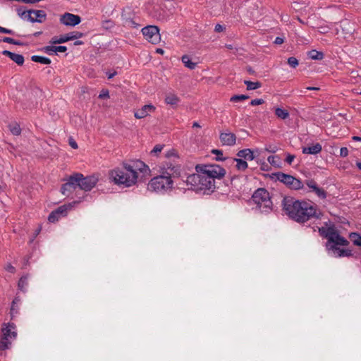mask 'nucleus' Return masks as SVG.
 Returning <instances> with one entry per match:
<instances>
[{
	"instance_id": "1",
	"label": "nucleus",
	"mask_w": 361,
	"mask_h": 361,
	"mask_svg": "<svg viewBox=\"0 0 361 361\" xmlns=\"http://www.w3.org/2000/svg\"><path fill=\"white\" fill-rule=\"evenodd\" d=\"M165 156L168 159L177 158L174 150L169 151ZM154 170L157 171V175L149 181L147 190L162 195L173 188V179L180 175V166L174 159L161 163Z\"/></svg>"
},
{
	"instance_id": "2",
	"label": "nucleus",
	"mask_w": 361,
	"mask_h": 361,
	"mask_svg": "<svg viewBox=\"0 0 361 361\" xmlns=\"http://www.w3.org/2000/svg\"><path fill=\"white\" fill-rule=\"evenodd\" d=\"M148 171L149 167L143 161L131 160L111 170L109 178L115 184L128 188L137 183L140 173H146Z\"/></svg>"
},
{
	"instance_id": "3",
	"label": "nucleus",
	"mask_w": 361,
	"mask_h": 361,
	"mask_svg": "<svg viewBox=\"0 0 361 361\" xmlns=\"http://www.w3.org/2000/svg\"><path fill=\"white\" fill-rule=\"evenodd\" d=\"M283 205L286 214L299 223H305L314 218L319 219L321 215V212L312 204L290 197H284Z\"/></svg>"
},
{
	"instance_id": "4",
	"label": "nucleus",
	"mask_w": 361,
	"mask_h": 361,
	"mask_svg": "<svg viewBox=\"0 0 361 361\" xmlns=\"http://www.w3.org/2000/svg\"><path fill=\"white\" fill-rule=\"evenodd\" d=\"M319 232L328 240L326 248L332 252L334 257L351 255L350 250L340 249L336 247V245H348V241L339 235L334 226L319 228Z\"/></svg>"
},
{
	"instance_id": "5",
	"label": "nucleus",
	"mask_w": 361,
	"mask_h": 361,
	"mask_svg": "<svg viewBox=\"0 0 361 361\" xmlns=\"http://www.w3.org/2000/svg\"><path fill=\"white\" fill-rule=\"evenodd\" d=\"M197 172L187 177V184L194 190H213L215 188L214 180L204 174V171Z\"/></svg>"
},
{
	"instance_id": "6",
	"label": "nucleus",
	"mask_w": 361,
	"mask_h": 361,
	"mask_svg": "<svg viewBox=\"0 0 361 361\" xmlns=\"http://www.w3.org/2000/svg\"><path fill=\"white\" fill-rule=\"evenodd\" d=\"M1 331L0 356L4 355L5 350L11 348L12 341H14L17 336L16 325L14 324H4Z\"/></svg>"
},
{
	"instance_id": "7",
	"label": "nucleus",
	"mask_w": 361,
	"mask_h": 361,
	"mask_svg": "<svg viewBox=\"0 0 361 361\" xmlns=\"http://www.w3.org/2000/svg\"><path fill=\"white\" fill-rule=\"evenodd\" d=\"M196 171H204V174L213 179L214 183L215 179H221L226 174L225 169L217 164L197 165Z\"/></svg>"
},
{
	"instance_id": "8",
	"label": "nucleus",
	"mask_w": 361,
	"mask_h": 361,
	"mask_svg": "<svg viewBox=\"0 0 361 361\" xmlns=\"http://www.w3.org/2000/svg\"><path fill=\"white\" fill-rule=\"evenodd\" d=\"M73 177L77 180L75 183L76 188L79 187L85 191L91 190L98 181V178L94 176L84 177L81 173H75Z\"/></svg>"
},
{
	"instance_id": "9",
	"label": "nucleus",
	"mask_w": 361,
	"mask_h": 361,
	"mask_svg": "<svg viewBox=\"0 0 361 361\" xmlns=\"http://www.w3.org/2000/svg\"><path fill=\"white\" fill-rule=\"evenodd\" d=\"M252 200L260 209H270L271 205L269 192L263 188H259L254 192Z\"/></svg>"
},
{
	"instance_id": "10",
	"label": "nucleus",
	"mask_w": 361,
	"mask_h": 361,
	"mask_svg": "<svg viewBox=\"0 0 361 361\" xmlns=\"http://www.w3.org/2000/svg\"><path fill=\"white\" fill-rule=\"evenodd\" d=\"M276 176L278 180L289 186L291 189L299 190L303 188L302 182L290 175L279 172Z\"/></svg>"
},
{
	"instance_id": "11",
	"label": "nucleus",
	"mask_w": 361,
	"mask_h": 361,
	"mask_svg": "<svg viewBox=\"0 0 361 361\" xmlns=\"http://www.w3.org/2000/svg\"><path fill=\"white\" fill-rule=\"evenodd\" d=\"M142 33L149 42L156 44L159 42L161 36L158 27L155 25H147L142 29Z\"/></svg>"
},
{
	"instance_id": "12",
	"label": "nucleus",
	"mask_w": 361,
	"mask_h": 361,
	"mask_svg": "<svg viewBox=\"0 0 361 361\" xmlns=\"http://www.w3.org/2000/svg\"><path fill=\"white\" fill-rule=\"evenodd\" d=\"M18 15L31 22L42 23L46 18V13L42 10H30L22 13L18 11Z\"/></svg>"
},
{
	"instance_id": "13",
	"label": "nucleus",
	"mask_w": 361,
	"mask_h": 361,
	"mask_svg": "<svg viewBox=\"0 0 361 361\" xmlns=\"http://www.w3.org/2000/svg\"><path fill=\"white\" fill-rule=\"evenodd\" d=\"M60 21L62 24L68 26H75L81 22V18L78 15L66 13L61 16Z\"/></svg>"
},
{
	"instance_id": "14",
	"label": "nucleus",
	"mask_w": 361,
	"mask_h": 361,
	"mask_svg": "<svg viewBox=\"0 0 361 361\" xmlns=\"http://www.w3.org/2000/svg\"><path fill=\"white\" fill-rule=\"evenodd\" d=\"M156 111V107L149 104L142 106L134 112V116L137 119L144 118Z\"/></svg>"
},
{
	"instance_id": "15",
	"label": "nucleus",
	"mask_w": 361,
	"mask_h": 361,
	"mask_svg": "<svg viewBox=\"0 0 361 361\" xmlns=\"http://www.w3.org/2000/svg\"><path fill=\"white\" fill-rule=\"evenodd\" d=\"M220 140L224 145L233 146L235 144L236 137L235 134L226 132L221 133L219 136Z\"/></svg>"
},
{
	"instance_id": "16",
	"label": "nucleus",
	"mask_w": 361,
	"mask_h": 361,
	"mask_svg": "<svg viewBox=\"0 0 361 361\" xmlns=\"http://www.w3.org/2000/svg\"><path fill=\"white\" fill-rule=\"evenodd\" d=\"M77 180L73 177V175L70 176L68 179V182L63 184L61 188L63 195H68V192H71L72 190L76 188L75 183Z\"/></svg>"
},
{
	"instance_id": "17",
	"label": "nucleus",
	"mask_w": 361,
	"mask_h": 361,
	"mask_svg": "<svg viewBox=\"0 0 361 361\" xmlns=\"http://www.w3.org/2000/svg\"><path fill=\"white\" fill-rule=\"evenodd\" d=\"M2 54L8 56L12 61L16 62L18 65H23L24 63V57L21 54H15L7 50L3 51Z\"/></svg>"
},
{
	"instance_id": "18",
	"label": "nucleus",
	"mask_w": 361,
	"mask_h": 361,
	"mask_svg": "<svg viewBox=\"0 0 361 361\" xmlns=\"http://www.w3.org/2000/svg\"><path fill=\"white\" fill-rule=\"evenodd\" d=\"M78 202H73L72 203H70L68 204H63L62 206H60L59 207H58L56 210H54V212L59 215L60 216H65L67 213H68V211L71 209L75 204H78Z\"/></svg>"
},
{
	"instance_id": "19",
	"label": "nucleus",
	"mask_w": 361,
	"mask_h": 361,
	"mask_svg": "<svg viewBox=\"0 0 361 361\" xmlns=\"http://www.w3.org/2000/svg\"><path fill=\"white\" fill-rule=\"evenodd\" d=\"M322 149V145L319 143H317L311 147H303L302 153L308 154H317L319 153Z\"/></svg>"
},
{
	"instance_id": "20",
	"label": "nucleus",
	"mask_w": 361,
	"mask_h": 361,
	"mask_svg": "<svg viewBox=\"0 0 361 361\" xmlns=\"http://www.w3.org/2000/svg\"><path fill=\"white\" fill-rule=\"evenodd\" d=\"M237 156L240 159H245L247 160H253L255 159L253 152L250 149H244L240 150L237 153Z\"/></svg>"
},
{
	"instance_id": "21",
	"label": "nucleus",
	"mask_w": 361,
	"mask_h": 361,
	"mask_svg": "<svg viewBox=\"0 0 361 361\" xmlns=\"http://www.w3.org/2000/svg\"><path fill=\"white\" fill-rule=\"evenodd\" d=\"M165 103L171 106L177 105L180 102L179 97L174 93L169 92L166 94Z\"/></svg>"
},
{
	"instance_id": "22",
	"label": "nucleus",
	"mask_w": 361,
	"mask_h": 361,
	"mask_svg": "<svg viewBox=\"0 0 361 361\" xmlns=\"http://www.w3.org/2000/svg\"><path fill=\"white\" fill-rule=\"evenodd\" d=\"M181 61L184 66L190 70L195 69L197 66V63L192 62L188 55H183L181 58Z\"/></svg>"
},
{
	"instance_id": "23",
	"label": "nucleus",
	"mask_w": 361,
	"mask_h": 361,
	"mask_svg": "<svg viewBox=\"0 0 361 361\" xmlns=\"http://www.w3.org/2000/svg\"><path fill=\"white\" fill-rule=\"evenodd\" d=\"M233 161L236 163L235 167L239 171H243L248 166L247 163L240 158H235L233 159Z\"/></svg>"
},
{
	"instance_id": "24",
	"label": "nucleus",
	"mask_w": 361,
	"mask_h": 361,
	"mask_svg": "<svg viewBox=\"0 0 361 361\" xmlns=\"http://www.w3.org/2000/svg\"><path fill=\"white\" fill-rule=\"evenodd\" d=\"M307 56L312 60H322L324 58L323 52L314 49L308 51Z\"/></svg>"
},
{
	"instance_id": "25",
	"label": "nucleus",
	"mask_w": 361,
	"mask_h": 361,
	"mask_svg": "<svg viewBox=\"0 0 361 361\" xmlns=\"http://www.w3.org/2000/svg\"><path fill=\"white\" fill-rule=\"evenodd\" d=\"M31 60L42 64H49L51 63V60L49 58L37 55L32 56Z\"/></svg>"
},
{
	"instance_id": "26",
	"label": "nucleus",
	"mask_w": 361,
	"mask_h": 361,
	"mask_svg": "<svg viewBox=\"0 0 361 361\" xmlns=\"http://www.w3.org/2000/svg\"><path fill=\"white\" fill-rule=\"evenodd\" d=\"M244 83L246 85L247 90H254L261 87V83L259 82L245 80Z\"/></svg>"
},
{
	"instance_id": "27",
	"label": "nucleus",
	"mask_w": 361,
	"mask_h": 361,
	"mask_svg": "<svg viewBox=\"0 0 361 361\" xmlns=\"http://www.w3.org/2000/svg\"><path fill=\"white\" fill-rule=\"evenodd\" d=\"M275 114L277 117L281 118V119H286L289 116V113L288 111L281 109V108H276L275 110Z\"/></svg>"
},
{
	"instance_id": "28",
	"label": "nucleus",
	"mask_w": 361,
	"mask_h": 361,
	"mask_svg": "<svg viewBox=\"0 0 361 361\" xmlns=\"http://www.w3.org/2000/svg\"><path fill=\"white\" fill-rule=\"evenodd\" d=\"M83 34L80 32H72L66 35V37L68 41L73 40L82 37Z\"/></svg>"
},
{
	"instance_id": "29",
	"label": "nucleus",
	"mask_w": 361,
	"mask_h": 361,
	"mask_svg": "<svg viewBox=\"0 0 361 361\" xmlns=\"http://www.w3.org/2000/svg\"><path fill=\"white\" fill-rule=\"evenodd\" d=\"M350 239L354 245L358 246L361 245V235L356 233H352L350 235Z\"/></svg>"
},
{
	"instance_id": "30",
	"label": "nucleus",
	"mask_w": 361,
	"mask_h": 361,
	"mask_svg": "<svg viewBox=\"0 0 361 361\" xmlns=\"http://www.w3.org/2000/svg\"><path fill=\"white\" fill-rule=\"evenodd\" d=\"M67 39L66 37V35H62L61 37H54L51 38L50 43L51 44H61L66 42Z\"/></svg>"
},
{
	"instance_id": "31",
	"label": "nucleus",
	"mask_w": 361,
	"mask_h": 361,
	"mask_svg": "<svg viewBox=\"0 0 361 361\" xmlns=\"http://www.w3.org/2000/svg\"><path fill=\"white\" fill-rule=\"evenodd\" d=\"M269 163L274 166H279L280 158L278 156H269L267 158Z\"/></svg>"
},
{
	"instance_id": "32",
	"label": "nucleus",
	"mask_w": 361,
	"mask_h": 361,
	"mask_svg": "<svg viewBox=\"0 0 361 361\" xmlns=\"http://www.w3.org/2000/svg\"><path fill=\"white\" fill-rule=\"evenodd\" d=\"M10 130L12 133V134L15 135H18L21 133V129L20 128V126L17 123L11 124L9 126Z\"/></svg>"
},
{
	"instance_id": "33",
	"label": "nucleus",
	"mask_w": 361,
	"mask_h": 361,
	"mask_svg": "<svg viewBox=\"0 0 361 361\" xmlns=\"http://www.w3.org/2000/svg\"><path fill=\"white\" fill-rule=\"evenodd\" d=\"M27 279H28L27 276H23L20 279V280L18 281V287L20 290H23L24 288L27 286Z\"/></svg>"
},
{
	"instance_id": "34",
	"label": "nucleus",
	"mask_w": 361,
	"mask_h": 361,
	"mask_svg": "<svg viewBox=\"0 0 361 361\" xmlns=\"http://www.w3.org/2000/svg\"><path fill=\"white\" fill-rule=\"evenodd\" d=\"M249 97L245 94L233 95L231 97L230 101L233 102H238L243 100L247 99Z\"/></svg>"
},
{
	"instance_id": "35",
	"label": "nucleus",
	"mask_w": 361,
	"mask_h": 361,
	"mask_svg": "<svg viewBox=\"0 0 361 361\" xmlns=\"http://www.w3.org/2000/svg\"><path fill=\"white\" fill-rule=\"evenodd\" d=\"M314 192L320 198L324 199L326 197V192L321 188H317Z\"/></svg>"
},
{
	"instance_id": "36",
	"label": "nucleus",
	"mask_w": 361,
	"mask_h": 361,
	"mask_svg": "<svg viewBox=\"0 0 361 361\" xmlns=\"http://www.w3.org/2000/svg\"><path fill=\"white\" fill-rule=\"evenodd\" d=\"M212 153L214 154L217 155L216 157V160L217 161H222L224 160V158L223 157V152L221 150L219 149H212Z\"/></svg>"
},
{
	"instance_id": "37",
	"label": "nucleus",
	"mask_w": 361,
	"mask_h": 361,
	"mask_svg": "<svg viewBox=\"0 0 361 361\" xmlns=\"http://www.w3.org/2000/svg\"><path fill=\"white\" fill-rule=\"evenodd\" d=\"M288 63L293 68L298 66V60L295 57H289L288 59Z\"/></svg>"
},
{
	"instance_id": "38",
	"label": "nucleus",
	"mask_w": 361,
	"mask_h": 361,
	"mask_svg": "<svg viewBox=\"0 0 361 361\" xmlns=\"http://www.w3.org/2000/svg\"><path fill=\"white\" fill-rule=\"evenodd\" d=\"M2 41L4 42H6V43L12 44H16V45L21 44V43L20 42L16 41L14 39L8 37H4Z\"/></svg>"
},
{
	"instance_id": "39",
	"label": "nucleus",
	"mask_w": 361,
	"mask_h": 361,
	"mask_svg": "<svg viewBox=\"0 0 361 361\" xmlns=\"http://www.w3.org/2000/svg\"><path fill=\"white\" fill-rule=\"evenodd\" d=\"M306 185L309 188L312 190V192H314L318 188L317 183L312 180H307L306 182Z\"/></svg>"
},
{
	"instance_id": "40",
	"label": "nucleus",
	"mask_w": 361,
	"mask_h": 361,
	"mask_svg": "<svg viewBox=\"0 0 361 361\" xmlns=\"http://www.w3.org/2000/svg\"><path fill=\"white\" fill-rule=\"evenodd\" d=\"M60 217L61 216L59 215L56 214L54 212H52L49 214L48 219L50 222L54 223V222L58 221Z\"/></svg>"
},
{
	"instance_id": "41",
	"label": "nucleus",
	"mask_w": 361,
	"mask_h": 361,
	"mask_svg": "<svg viewBox=\"0 0 361 361\" xmlns=\"http://www.w3.org/2000/svg\"><path fill=\"white\" fill-rule=\"evenodd\" d=\"M55 46H47L44 48V50L46 53L49 54H52L53 53H55Z\"/></svg>"
},
{
	"instance_id": "42",
	"label": "nucleus",
	"mask_w": 361,
	"mask_h": 361,
	"mask_svg": "<svg viewBox=\"0 0 361 361\" xmlns=\"http://www.w3.org/2000/svg\"><path fill=\"white\" fill-rule=\"evenodd\" d=\"M265 150L271 153H275L278 151V147L276 146L269 145L265 147Z\"/></svg>"
},
{
	"instance_id": "43",
	"label": "nucleus",
	"mask_w": 361,
	"mask_h": 361,
	"mask_svg": "<svg viewBox=\"0 0 361 361\" xmlns=\"http://www.w3.org/2000/svg\"><path fill=\"white\" fill-rule=\"evenodd\" d=\"M163 149V145H157L152 150V153L153 154H158L159 152H161Z\"/></svg>"
},
{
	"instance_id": "44",
	"label": "nucleus",
	"mask_w": 361,
	"mask_h": 361,
	"mask_svg": "<svg viewBox=\"0 0 361 361\" xmlns=\"http://www.w3.org/2000/svg\"><path fill=\"white\" fill-rule=\"evenodd\" d=\"M264 100L262 99H252L250 102V104L252 106H256V105H260V104H262L264 103Z\"/></svg>"
},
{
	"instance_id": "45",
	"label": "nucleus",
	"mask_w": 361,
	"mask_h": 361,
	"mask_svg": "<svg viewBox=\"0 0 361 361\" xmlns=\"http://www.w3.org/2000/svg\"><path fill=\"white\" fill-rule=\"evenodd\" d=\"M4 269L10 273H14L16 271L15 267L9 263L5 265Z\"/></svg>"
},
{
	"instance_id": "46",
	"label": "nucleus",
	"mask_w": 361,
	"mask_h": 361,
	"mask_svg": "<svg viewBox=\"0 0 361 361\" xmlns=\"http://www.w3.org/2000/svg\"><path fill=\"white\" fill-rule=\"evenodd\" d=\"M348 155V149L347 147H341L340 149V156L345 157Z\"/></svg>"
},
{
	"instance_id": "47",
	"label": "nucleus",
	"mask_w": 361,
	"mask_h": 361,
	"mask_svg": "<svg viewBox=\"0 0 361 361\" xmlns=\"http://www.w3.org/2000/svg\"><path fill=\"white\" fill-rule=\"evenodd\" d=\"M55 53L57 52H65L67 50V47L65 46H55Z\"/></svg>"
},
{
	"instance_id": "48",
	"label": "nucleus",
	"mask_w": 361,
	"mask_h": 361,
	"mask_svg": "<svg viewBox=\"0 0 361 361\" xmlns=\"http://www.w3.org/2000/svg\"><path fill=\"white\" fill-rule=\"evenodd\" d=\"M0 32H3L5 34H10V35L14 34V32L12 30H9V29L1 27V26H0Z\"/></svg>"
},
{
	"instance_id": "49",
	"label": "nucleus",
	"mask_w": 361,
	"mask_h": 361,
	"mask_svg": "<svg viewBox=\"0 0 361 361\" xmlns=\"http://www.w3.org/2000/svg\"><path fill=\"white\" fill-rule=\"evenodd\" d=\"M109 94L108 90H102V92L99 95V98H109Z\"/></svg>"
},
{
	"instance_id": "50",
	"label": "nucleus",
	"mask_w": 361,
	"mask_h": 361,
	"mask_svg": "<svg viewBox=\"0 0 361 361\" xmlns=\"http://www.w3.org/2000/svg\"><path fill=\"white\" fill-rule=\"evenodd\" d=\"M295 159V156L293 155V154H288L287 157H286V161L288 164H291L292 162Z\"/></svg>"
},
{
	"instance_id": "51",
	"label": "nucleus",
	"mask_w": 361,
	"mask_h": 361,
	"mask_svg": "<svg viewBox=\"0 0 361 361\" xmlns=\"http://www.w3.org/2000/svg\"><path fill=\"white\" fill-rule=\"evenodd\" d=\"M17 301H18V300H17V299H15L13 301V304H12L11 308V312L12 314L14 313H17V310H16V307H15V305L17 302Z\"/></svg>"
},
{
	"instance_id": "52",
	"label": "nucleus",
	"mask_w": 361,
	"mask_h": 361,
	"mask_svg": "<svg viewBox=\"0 0 361 361\" xmlns=\"http://www.w3.org/2000/svg\"><path fill=\"white\" fill-rule=\"evenodd\" d=\"M284 42V39L283 37H277L275 40H274V43L276 44H281Z\"/></svg>"
},
{
	"instance_id": "53",
	"label": "nucleus",
	"mask_w": 361,
	"mask_h": 361,
	"mask_svg": "<svg viewBox=\"0 0 361 361\" xmlns=\"http://www.w3.org/2000/svg\"><path fill=\"white\" fill-rule=\"evenodd\" d=\"M116 75H117V72L116 71L106 72V75H107L109 79H111V78H114Z\"/></svg>"
},
{
	"instance_id": "54",
	"label": "nucleus",
	"mask_w": 361,
	"mask_h": 361,
	"mask_svg": "<svg viewBox=\"0 0 361 361\" xmlns=\"http://www.w3.org/2000/svg\"><path fill=\"white\" fill-rule=\"evenodd\" d=\"M69 144H70V145L71 146L72 148H73V149H77L78 148V145L75 142V141H74L73 140H70Z\"/></svg>"
},
{
	"instance_id": "55",
	"label": "nucleus",
	"mask_w": 361,
	"mask_h": 361,
	"mask_svg": "<svg viewBox=\"0 0 361 361\" xmlns=\"http://www.w3.org/2000/svg\"><path fill=\"white\" fill-rule=\"evenodd\" d=\"M214 30H215L216 32H221V31L224 30V27L222 25H219V24H217L215 26V29Z\"/></svg>"
},
{
	"instance_id": "56",
	"label": "nucleus",
	"mask_w": 361,
	"mask_h": 361,
	"mask_svg": "<svg viewBox=\"0 0 361 361\" xmlns=\"http://www.w3.org/2000/svg\"><path fill=\"white\" fill-rule=\"evenodd\" d=\"M156 53L163 55L164 54V50L161 48H157L156 49Z\"/></svg>"
},
{
	"instance_id": "57",
	"label": "nucleus",
	"mask_w": 361,
	"mask_h": 361,
	"mask_svg": "<svg viewBox=\"0 0 361 361\" xmlns=\"http://www.w3.org/2000/svg\"><path fill=\"white\" fill-rule=\"evenodd\" d=\"M352 139L354 140V141H358V142H360L361 141V137H359V136H353L352 137Z\"/></svg>"
},
{
	"instance_id": "58",
	"label": "nucleus",
	"mask_w": 361,
	"mask_h": 361,
	"mask_svg": "<svg viewBox=\"0 0 361 361\" xmlns=\"http://www.w3.org/2000/svg\"><path fill=\"white\" fill-rule=\"evenodd\" d=\"M267 168H268V165L267 164H265V163H263L262 165L261 169L262 170L267 171L268 170Z\"/></svg>"
},
{
	"instance_id": "59",
	"label": "nucleus",
	"mask_w": 361,
	"mask_h": 361,
	"mask_svg": "<svg viewBox=\"0 0 361 361\" xmlns=\"http://www.w3.org/2000/svg\"><path fill=\"white\" fill-rule=\"evenodd\" d=\"M307 89L309 90H319V87H307Z\"/></svg>"
},
{
	"instance_id": "60",
	"label": "nucleus",
	"mask_w": 361,
	"mask_h": 361,
	"mask_svg": "<svg viewBox=\"0 0 361 361\" xmlns=\"http://www.w3.org/2000/svg\"><path fill=\"white\" fill-rule=\"evenodd\" d=\"M193 128H200V125L197 122H195L192 125Z\"/></svg>"
},
{
	"instance_id": "61",
	"label": "nucleus",
	"mask_w": 361,
	"mask_h": 361,
	"mask_svg": "<svg viewBox=\"0 0 361 361\" xmlns=\"http://www.w3.org/2000/svg\"><path fill=\"white\" fill-rule=\"evenodd\" d=\"M130 23L132 24V26L134 27H137L138 26V25L135 23L133 20H131Z\"/></svg>"
},
{
	"instance_id": "62",
	"label": "nucleus",
	"mask_w": 361,
	"mask_h": 361,
	"mask_svg": "<svg viewBox=\"0 0 361 361\" xmlns=\"http://www.w3.org/2000/svg\"><path fill=\"white\" fill-rule=\"evenodd\" d=\"M226 47L227 49H233V46L231 44H226Z\"/></svg>"
},
{
	"instance_id": "63",
	"label": "nucleus",
	"mask_w": 361,
	"mask_h": 361,
	"mask_svg": "<svg viewBox=\"0 0 361 361\" xmlns=\"http://www.w3.org/2000/svg\"><path fill=\"white\" fill-rule=\"evenodd\" d=\"M82 44V42L81 41H77L74 43L75 45H80V44Z\"/></svg>"
},
{
	"instance_id": "64",
	"label": "nucleus",
	"mask_w": 361,
	"mask_h": 361,
	"mask_svg": "<svg viewBox=\"0 0 361 361\" xmlns=\"http://www.w3.org/2000/svg\"><path fill=\"white\" fill-rule=\"evenodd\" d=\"M356 164H357V166L359 168V169L361 170V163L357 162Z\"/></svg>"
}]
</instances>
